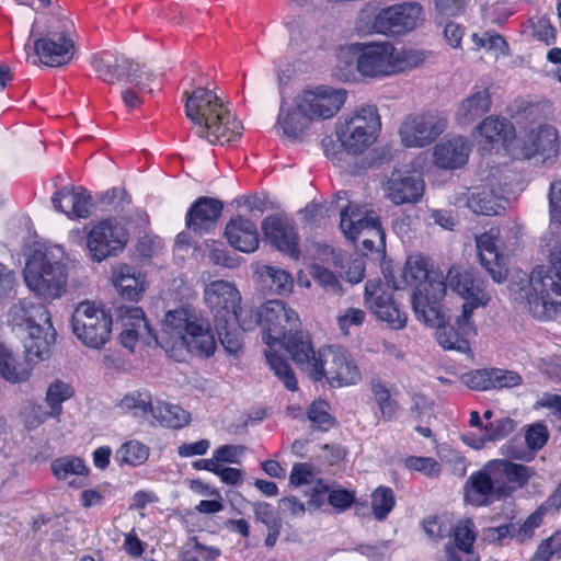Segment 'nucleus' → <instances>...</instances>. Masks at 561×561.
Instances as JSON below:
<instances>
[{"mask_svg":"<svg viewBox=\"0 0 561 561\" xmlns=\"http://www.w3.org/2000/svg\"><path fill=\"white\" fill-rule=\"evenodd\" d=\"M117 318L123 327L121 343L129 350L134 348L138 340L148 346H183L198 357H209L217 348L209 322L190 307L169 310L162 320L160 335L150 327L139 307L121 306Z\"/></svg>","mask_w":561,"mask_h":561,"instance_id":"1","label":"nucleus"},{"mask_svg":"<svg viewBox=\"0 0 561 561\" xmlns=\"http://www.w3.org/2000/svg\"><path fill=\"white\" fill-rule=\"evenodd\" d=\"M549 262L550 266H536L529 276L517 273L508 285L513 298L541 321L561 313V244L551 249Z\"/></svg>","mask_w":561,"mask_h":561,"instance_id":"2","label":"nucleus"},{"mask_svg":"<svg viewBox=\"0 0 561 561\" xmlns=\"http://www.w3.org/2000/svg\"><path fill=\"white\" fill-rule=\"evenodd\" d=\"M187 95L186 117L195 134L210 144L225 145L241 136L242 125L210 90L198 88Z\"/></svg>","mask_w":561,"mask_h":561,"instance_id":"3","label":"nucleus"},{"mask_svg":"<svg viewBox=\"0 0 561 561\" xmlns=\"http://www.w3.org/2000/svg\"><path fill=\"white\" fill-rule=\"evenodd\" d=\"M263 340L268 346L265 351L266 362L275 376L289 391L297 390V379L289 364L279 356L274 347L276 342L285 339L287 332L300 327L298 314L282 300H268L261 306Z\"/></svg>","mask_w":561,"mask_h":561,"instance_id":"4","label":"nucleus"},{"mask_svg":"<svg viewBox=\"0 0 561 561\" xmlns=\"http://www.w3.org/2000/svg\"><path fill=\"white\" fill-rule=\"evenodd\" d=\"M61 247L35 249L26 260L23 279L36 297L45 302L61 298L67 291L68 271L62 263Z\"/></svg>","mask_w":561,"mask_h":561,"instance_id":"5","label":"nucleus"},{"mask_svg":"<svg viewBox=\"0 0 561 561\" xmlns=\"http://www.w3.org/2000/svg\"><path fill=\"white\" fill-rule=\"evenodd\" d=\"M70 22L66 18L46 15L36 18L32 24L25 49L33 39L32 64L59 67L68 64L75 54L70 36Z\"/></svg>","mask_w":561,"mask_h":561,"instance_id":"6","label":"nucleus"},{"mask_svg":"<svg viewBox=\"0 0 561 561\" xmlns=\"http://www.w3.org/2000/svg\"><path fill=\"white\" fill-rule=\"evenodd\" d=\"M380 130L381 118L375 105L359 106L335 124V136L352 157L366 152L377 141Z\"/></svg>","mask_w":561,"mask_h":561,"instance_id":"7","label":"nucleus"},{"mask_svg":"<svg viewBox=\"0 0 561 561\" xmlns=\"http://www.w3.org/2000/svg\"><path fill=\"white\" fill-rule=\"evenodd\" d=\"M392 44L389 42L362 44L352 43L340 48L337 54L341 69H355L365 78L379 79L391 76Z\"/></svg>","mask_w":561,"mask_h":561,"instance_id":"8","label":"nucleus"},{"mask_svg":"<svg viewBox=\"0 0 561 561\" xmlns=\"http://www.w3.org/2000/svg\"><path fill=\"white\" fill-rule=\"evenodd\" d=\"M340 227L344 236L353 242L363 237L364 250L373 251L376 248H385L386 234L380 219L375 211L368 210L364 206L350 203L341 211Z\"/></svg>","mask_w":561,"mask_h":561,"instance_id":"9","label":"nucleus"},{"mask_svg":"<svg viewBox=\"0 0 561 561\" xmlns=\"http://www.w3.org/2000/svg\"><path fill=\"white\" fill-rule=\"evenodd\" d=\"M314 381L327 379L334 388L357 383L362 376L351 355L341 347L328 346L318 352L317 363L310 373Z\"/></svg>","mask_w":561,"mask_h":561,"instance_id":"10","label":"nucleus"},{"mask_svg":"<svg viewBox=\"0 0 561 561\" xmlns=\"http://www.w3.org/2000/svg\"><path fill=\"white\" fill-rule=\"evenodd\" d=\"M112 324L110 312L90 301L80 302L71 317L73 334L90 348L99 350L108 342Z\"/></svg>","mask_w":561,"mask_h":561,"instance_id":"11","label":"nucleus"},{"mask_svg":"<svg viewBox=\"0 0 561 561\" xmlns=\"http://www.w3.org/2000/svg\"><path fill=\"white\" fill-rule=\"evenodd\" d=\"M446 128V117L437 112L414 113L404 118L399 136L407 148H424L433 144Z\"/></svg>","mask_w":561,"mask_h":561,"instance_id":"12","label":"nucleus"},{"mask_svg":"<svg viewBox=\"0 0 561 561\" xmlns=\"http://www.w3.org/2000/svg\"><path fill=\"white\" fill-rule=\"evenodd\" d=\"M422 20L423 8L419 2H402L378 11L369 31L383 35H402L413 31Z\"/></svg>","mask_w":561,"mask_h":561,"instance_id":"13","label":"nucleus"},{"mask_svg":"<svg viewBox=\"0 0 561 561\" xmlns=\"http://www.w3.org/2000/svg\"><path fill=\"white\" fill-rule=\"evenodd\" d=\"M298 108L305 111L312 121H324L335 116L347 99L342 88L318 85L302 90L295 96Z\"/></svg>","mask_w":561,"mask_h":561,"instance_id":"14","label":"nucleus"},{"mask_svg":"<svg viewBox=\"0 0 561 561\" xmlns=\"http://www.w3.org/2000/svg\"><path fill=\"white\" fill-rule=\"evenodd\" d=\"M483 469L497 493V500L511 496L536 474L534 468L507 459H492Z\"/></svg>","mask_w":561,"mask_h":561,"instance_id":"15","label":"nucleus"},{"mask_svg":"<svg viewBox=\"0 0 561 561\" xmlns=\"http://www.w3.org/2000/svg\"><path fill=\"white\" fill-rule=\"evenodd\" d=\"M127 241L126 230L117 222L110 219L100 221L87 234L88 255L94 262H102L123 251Z\"/></svg>","mask_w":561,"mask_h":561,"instance_id":"16","label":"nucleus"},{"mask_svg":"<svg viewBox=\"0 0 561 561\" xmlns=\"http://www.w3.org/2000/svg\"><path fill=\"white\" fill-rule=\"evenodd\" d=\"M449 287L465 299L462 310L470 309V313L479 307L489 304L491 297L485 289V282L473 268L453 266L447 273Z\"/></svg>","mask_w":561,"mask_h":561,"instance_id":"17","label":"nucleus"},{"mask_svg":"<svg viewBox=\"0 0 561 561\" xmlns=\"http://www.w3.org/2000/svg\"><path fill=\"white\" fill-rule=\"evenodd\" d=\"M365 302L377 317L393 330L405 328L408 316L393 299V295L382 287L380 280H368L365 285Z\"/></svg>","mask_w":561,"mask_h":561,"instance_id":"18","label":"nucleus"},{"mask_svg":"<svg viewBox=\"0 0 561 561\" xmlns=\"http://www.w3.org/2000/svg\"><path fill=\"white\" fill-rule=\"evenodd\" d=\"M447 285L442 279L424 282L412 295V307L419 321L426 325L440 323L443 319L442 300Z\"/></svg>","mask_w":561,"mask_h":561,"instance_id":"19","label":"nucleus"},{"mask_svg":"<svg viewBox=\"0 0 561 561\" xmlns=\"http://www.w3.org/2000/svg\"><path fill=\"white\" fill-rule=\"evenodd\" d=\"M204 301L215 321L226 318L236 319V310L241 304V294L231 282L213 280L204 288Z\"/></svg>","mask_w":561,"mask_h":561,"instance_id":"20","label":"nucleus"},{"mask_svg":"<svg viewBox=\"0 0 561 561\" xmlns=\"http://www.w3.org/2000/svg\"><path fill=\"white\" fill-rule=\"evenodd\" d=\"M387 198L394 205L415 204L424 193V181L411 170H393L383 184Z\"/></svg>","mask_w":561,"mask_h":561,"instance_id":"21","label":"nucleus"},{"mask_svg":"<svg viewBox=\"0 0 561 561\" xmlns=\"http://www.w3.org/2000/svg\"><path fill=\"white\" fill-rule=\"evenodd\" d=\"M470 309L462 310L457 317L455 325L445 324V313L440 323L432 325L436 328L435 339L444 350H453L460 353H468L470 345L469 336L476 333L473 323L471 322Z\"/></svg>","mask_w":561,"mask_h":561,"instance_id":"22","label":"nucleus"},{"mask_svg":"<svg viewBox=\"0 0 561 561\" xmlns=\"http://www.w3.org/2000/svg\"><path fill=\"white\" fill-rule=\"evenodd\" d=\"M262 230L265 239L278 251L298 260V234L291 221L280 215H272L262 221Z\"/></svg>","mask_w":561,"mask_h":561,"instance_id":"23","label":"nucleus"},{"mask_svg":"<svg viewBox=\"0 0 561 561\" xmlns=\"http://www.w3.org/2000/svg\"><path fill=\"white\" fill-rule=\"evenodd\" d=\"M91 65L99 77L106 83L115 81H127L133 83L138 90L145 91L148 84L141 80V76L136 72H117V68H133V61L124 56H115L111 51H102L94 55Z\"/></svg>","mask_w":561,"mask_h":561,"instance_id":"24","label":"nucleus"},{"mask_svg":"<svg viewBox=\"0 0 561 561\" xmlns=\"http://www.w3.org/2000/svg\"><path fill=\"white\" fill-rule=\"evenodd\" d=\"M526 159L540 158L542 163L553 162L559 153V136L554 127L541 125L526 136L522 146Z\"/></svg>","mask_w":561,"mask_h":561,"instance_id":"25","label":"nucleus"},{"mask_svg":"<svg viewBox=\"0 0 561 561\" xmlns=\"http://www.w3.org/2000/svg\"><path fill=\"white\" fill-rule=\"evenodd\" d=\"M450 540L445 547V561H479V556L473 550L476 540V526L472 519L459 520L449 528Z\"/></svg>","mask_w":561,"mask_h":561,"instance_id":"26","label":"nucleus"},{"mask_svg":"<svg viewBox=\"0 0 561 561\" xmlns=\"http://www.w3.org/2000/svg\"><path fill=\"white\" fill-rule=\"evenodd\" d=\"M224 204L213 197L202 196L197 198L186 213V228L196 234L210 232L221 215Z\"/></svg>","mask_w":561,"mask_h":561,"instance_id":"27","label":"nucleus"},{"mask_svg":"<svg viewBox=\"0 0 561 561\" xmlns=\"http://www.w3.org/2000/svg\"><path fill=\"white\" fill-rule=\"evenodd\" d=\"M500 230L491 228L477 238L480 263L495 283L506 278L503 255L499 252Z\"/></svg>","mask_w":561,"mask_h":561,"instance_id":"28","label":"nucleus"},{"mask_svg":"<svg viewBox=\"0 0 561 561\" xmlns=\"http://www.w3.org/2000/svg\"><path fill=\"white\" fill-rule=\"evenodd\" d=\"M471 152L470 141L462 136L446 137L435 145L433 161L438 169L455 170L463 167Z\"/></svg>","mask_w":561,"mask_h":561,"instance_id":"29","label":"nucleus"},{"mask_svg":"<svg viewBox=\"0 0 561 561\" xmlns=\"http://www.w3.org/2000/svg\"><path fill=\"white\" fill-rule=\"evenodd\" d=\"M51 203L55 210L69 218H88L92 214V197L82 187L64 186L53 195Z\"/></svg>","mask_w":561,"mask_h":561,"instance_id":"30","label":"nucleus"},{"mask_svg":"<svg viewBox=\"0 0 561 561\" xmlns=\"http://www.w3.org/2000/svg\"><path fill=\"white\" fill-rule=\"evenodd\" d=\"M312 119L307 116L305 111L298 108V103L294 98L288 105H280L276 121V133L289 140L301 141L310 128Z\"/></svg>","mask_w":561,"mask_h":561,"instance_id":"31","label":"nucleus"},{"mask_svg":"<svg viewBox=\"0 0 561 561\" xmlns=\"http://www.w3.org/2000/svg\"><path fill=\"white\" fill-rule=\"evenodd\" d=\"M24 333L26 334L23 337L26 360L28 363L37 364L49 358L51 348L56 341V331L51 321L37 327H32V330Z\"/></svg>","mask_w":561,"mask_h":561,"instance_id":"32","label":"nucleus"},{"mask_svg":"<svg viewBox=\"0 0 561 561\" xmlns=\"http://www.w3.org/2000/svg\"><path fill=\"white\" fill-rule=\"evenodd\" d=\"M8 316L12 327L22 333L32 330V327L50 322V314L47 308L27 298L20 299L13 304Z\"/></svg>","mask_w":561,"mask_h":561,"instance_id":"33","label":"nucleus"},{"mask_svg":"<svg viewBox=\"0 0 561 561\" xmlns=\"http://www.w3.org/2000/svg\"><path fill=\"white\" fill-rule=\"evenodd\" d=\"M225 236L229 244L240 252L252 253L259 248L257 227L245 217L230 219L226 225Z\"/></svg>","mask_w":561,"mask_h":561,"instance_id":"34","label":"nucleus"},{"mask_svg":"<svg viewBox=\"0 0 561 561\" xmlns=\"http://www.w3.org/2000/svg\"><path fill=\"white\" fill-rule=\"evenodd\" d=\"M276 345H283L296 365L302 370L311 373L313 364L317 363L318 353L316 354L313 351L308 334L299 331V328H297L291 332H287L286 337L276 342Z\"/></svg>","mask_w":561,"mask_h":561,"instance_id":"35","label":"nucleus"},{"mask_svg":"<svg viewBox=\"0 0 561 561\" xmlns=\"http://www.w3.org/2000/svg\"><path fill=\"white\" fill-rule=\"evenodd\" d=\"M492 105L489 88L474 87L472 92L460 102L456 118L461 125H469L485 115Z\"/></svg>","mask_w":561,"mask_h":561,"instance_id":"36","label":"nucleus"},{"mask_svg":"<svg viewBox=\"0 0 561 561\" xmlns=\"http://www.w3.org/2000/svg\"><path fill=\"white\" fill-rule=\"evenodd\" d=\"M112 282L125 299L137 301L145 293V275L128 264L113 268Z\"/></svg>","mask_w":561,"mask_h":561,"instance_id":"37","label":"nucleus"},{"mask_svg":"<svg viewBox=\"0 0 561 561\" xmlns=\"http://www.w3.org/2000/svg\"><path fill=\"white\" fill-rule=\"evenodd\" d=\"M465 501L473 506H489L497 500L495 492L483 467L472 472L463 485Z\"/></svg>","mask_w":561,"mask_h":561,"instance_id":"38","label":"nucleus"},{"mask_svg":"<svg viewBox=\"0 0 561 561\" xmlns=\"http://www.w3.org/2000/svg\"><path fill=\"white\" fill-rule=\"evenodd\" d=\"M50 469L58 480H69V485L80 488L83 485L79 480L87 478L90 469L84 460L78 456L67 455L56 458L50 463Z\"/></svg>","mask_w":561,"mask_h":561,"instance_id":"39","label":"nucleus"},{"mask_svg":"<svg viewBox=\"0 0 561 561\" xmlns=\"http://www.w3.org/2000/svg\"><path fill=\"white\" fill-rule=\"evenodd\" d=\"M466 206L472 213L485 216L497 215L504 209L502 197L484 185L476 187L468 193Z\"/></svg>","mask_w":561,"mask_h":561,"instance_id":"40","label":"nucleus"},{"mask_svg":"<svg viewBox=\"0 0 561 561\" xmlns=\"http://www.w3.org/2000/svg\"><path fill=\"white\" fill-rule=\"evenodd\" d=\"M510 124L506 119L489 116L484 118L478 126L477 130L481 137L479 141L480 150L490 152L495 145L506 138Z\"/></svg>","mask_w":561,"mask_h":561,"instance_id":"41","label":"nucleus"},{"mask_svg":"<svg viewBox=\"0 0 561 561\" xmlns=\"http://www.w3.org/2000/svg\"><path fill=\"white\" fill-rule=\"evenodd\" d=\"M259 280L263 288L277 295H287L291 293L294 279L291 275L283 268L263 265L256 271Z\"/></svg>","mask_w":561,"mask_h":561,"instance_id":"42","label":"nucleus"},{"mask_svg":"<svg viewBox=\"0 0 561 561\" xmlns=\"http://www.w3.org/2000/svg\"><path fill=\"white\" fill-rule=\"evenodd\" d=\"M0 376L11 383L25 382L31 377V368L19 362L14 354L0 343Z\"/></svg>","mask_w":561,"mask_h":561,"instance_id":"43","label":"nucleus"},{"mask_svg":"<svg viewBox=\"0 0 561 561\" xmlns=\"http://www.w3.org/2000/svg\"><path fill=\"white\" fill-rule=\"evenodd\" d=\"M152 416L160 425L172 430L183 428L191 422V414L187 411L178 404L167 402H157Z\"/></svg>","mask_w":561,"mask_h":561,"instance_id":"44","label":"nucleus"},{"mask_svg":"<svg viewBox=\"0 0 561 561\" xmlns=\"http://www.w3.org/2000/svg\"><path fill=\"white\" fill-rule=\"evenodd\" d=\"M118 407L124 412L144 420L152 415L154 410L151 393L147 390H135L125 394Z\"/></svg>","mask_w":561,"mask_h":561,"instance_id":"45","label":"nucleus"},{"mask_svg":"<svg viewBox=\"0 0 561 561\" xmlns=\"http://www.w3.org/2000/svg\"><path fill=\"white\" fill-rule=\"evenodd\" d=\"M253 513L255 520L266 526L265 546L268 548L274 547L282 530L280 518L274 512L273 506L265 502L254 503Z\"/></svg>","mask_w":561,"mask_h":561,"instance_id":"46","label":"nucleus"},{"mask_svg":"<svg viewBox=\"0 0 561 561\" xmlns=\"http://www.w3.org/2000/svg\"><path fill=\"white\" fill-rule=\"evenodd\" d=\"M150 455V448L137 439H130L121 445L114 459L119 466L139 467Z\"/></svg>","mask_w":561,"mask_h":561,"instance_id":"47","label":"nucleus"},{"mask_svg":"<svg viewBox=\"0 0 561 561\" xmlns=\"http://www.w3.org/2000/svg\"><path fill=\"white\" fill-rule=\"evenodd\" d=\"M75 394L73 387L60 379H56L49 383L45 402L49 408V415L51 419H59L62 413V403L72 398Z\"/></svg>","mask_w":561,"mask_h":561,"instance_id":"48","label":"nucleus"},{"mask_svg":"<svg viewBox=\"0 0 561 561\" xmlns=\"http://www.w3.org/2000/svg\"><path fill=\"white\" fill-rule=\"evenodd\" d=\"M234 319L215 321V328L221 345L230 355H238L242 350V330L233 324Z\"/></svg>","mask_w":561,"mask_h":561,"instance_id":"49","label":"nucleus"},{"mask_svg":"<svg viewBox=\"0 0 561 561\" xmlns=\"http://www.w3.org/2000/svg\"><path fill=\"white\" fill-rule=\"evenodd\" d=\"M402 278L407 285L421 286L428 278L427 260L422 255H411L408 257L402 270Z\"/></svg>","mask_w":561,"mask_h":561,"instance_id":"50","label":"nucleus"},{"mask_svg":"<svg viewBox=\"0 0 561 561\" xmlns=\"http://www.w3.org/2000/svg\"><path fill=\"white\" fill-rule=\"evenodd\" d=\"M396 496L391 488L378 486L371 494V511L377 520H383L393 510Z\"/></svg>","mask_w":561,"mask_h":561,"instance_id":"51","label":"nucleus"},{"mask_svg":"<svg viewBox=\"0 0 561 561\" xmlns=\"http://www.w3.org/2000/svg\"><path fill=\"white\" fill-rule=\"evenodd\" d=\"M371 393L385 420L390 421L398 411V403L391 399L389 389L379 380L371 382Z\"/></svg>","mask_w":561,"mask_h":561,"instance_id":"52","label":"nucleus"},{"mask_svg":"<svg viewBox=\"0 0 561 561\" xmlns=\"http://www.w3.org/2000/svg\"><path fill=\"white\" fill-rule=\"evenodd\" d=\"M423 61V53L412 49L397 50L396 47L392 45L391 76L402 72L407 69L415 68Z\"/></svg>","mask_w":561,"mask_h":561,"instance_id":"53","label":"nucleus"},{"mask_svg":"<svg viewBox=\"0 0 561 561\" xmlns=\"http://www.w3.org/2000/svg\"><path fill=\"white\" fill-rule=\"evenodd\" d=\"M546 513V508L540 505L518 528L515 527L514 537L516 540L520 543L529 540L534 536L535 530L542 524Z\"/></svg>","mask_w":561,"mask_h":561,"instance_id":"54","label":"nucleus"},{"mask_svg":"<svg viewBox=\"0 0 561 561\" xmlns=\"http://www.w3.org/2000/svg\"><path fill=\"white\" fill-rule=\"evenodd\" d=\"M356 501V492L354 490L344 489L340 484L332 485V490L328 495V503L336 512H345L353 506Z\"/></svg>","mask_w":561,"mask_h":561,"instance_id":"55","label":"nucleus"},{"mask_svg":"<svg viewBox=\"0 0 561 561\" xmlns=\"http://www.w3.org/2000/svg\"><path fill=\"white\" fill-rule=\"evenodd\" d=\"M308 419L314 427L327 431L333 426L334 420L329 413V405L325 401H314L308 409Z\"/></svg>","mask_w":561,"mask_h":561,"instance_id":"56","label":"nucleus"},{"mask_svg":"<svg viewBox=\"0 0 561 561\" xmlns=\"http://www.w3.org/2000/svg\"><path fill=\"white\" fill-rule=\"evenodd\" d=\"M472 41L474 44L481 48H485L488 50H493L499 53L502 56L510 55V47L505 38L495 33L485 32L481 36L473 34Z\"/></svg>","mask_w":561,"mask_h":561,"instance_id":"57","label":"nucleus"},{"mask_svg":"<svg viewBox=\"0 0 561 561\" xmlns=\"http://www.w3.org/2000/svg\"><path fill=\"white\" fill-rule=\"evenodd\" d=\"M404 465L409 470L417 471L426 477H438L440 473V465L432 457L410 456L404 460Z\"/></svg>","mask_w":561,"mask_h":561,"instance_id":"58","label":"nucleus"},{"mask_svg":"<svg viewBox=\"0 0 561 561\" xmlns=\"http://www.w3.org/2000/svg\"><path fill=\"white\" fill-rule=\"evenodd\" d=\"M492 389H510L522 385L523 377L514 371L502 368H491Z\"/></svg>","mask_w":561,"mask_h":561,"instance_id":"59","label":"nucleus"},{"mask_svg":"<svg viewBox=\"0 0 561 561\" xmlns=\"http://www.w3.org/2000/svg\"><path fill=\"white\" fill-rule=\"evenodd\" d=\"M310 275L327 291L340 293V279L332 271L319 264H313L310 268Z\"/></svg>","mask_w":561,"mask_h":561,"instance_id":"60","label":"nucleus"},{"mask_svg":"<svg viewBox=\"0 0 561 561\" xmlns=\"http://www.w3.org/2000/svg\"><path fill=\"white\" fill-rule=\"evenodd\" d=\"M233 324L242 331H251L259 324L262 327L261 309L254 310L251 307H241V304H239Z\"/></svg>","mask_w":561,"mask_h":561,"instance_id":"61","label":"nucleus"},{"mask_svg":"<svg viewBox=\"0 0 561 561\" xmlns=\"http://www.w3.org/2000/svg\"><path fill=\"white\" fill-rule=\"evenodd\" d=\"M366 318L364 310L359 308H346L337 316V325L343 334L348 335L352 328L360 327Z\"/></svg>","mask_w":561,"mask_h":561,"instance_id":"62","label":"nucleus"},{"mask_svg":"<svg viewBox=\"0 0 561 561\" xmlns=\"http://www.w3.org/2000/svg\"><path fill=\"white\" fill-rule=\"evenodd\" d=\"M515 428V422L510 417H502L484 426L486 439L496 442L508 436Z\"/></svg>","mask_w":561,"mask_h":561,"instance_id":"63","label":"nucleus"},{"mask_svg":"<svg viewBox=\"0 0 561 561\" xmlns=\"http://www.w3.org/2000/svg\"><path fill=\"white\" fill-rule=\"evenodd\" d=\"M535 409H548L550 414L559 422L558 428L561 432V396L545 392L537 400Z\"/></svg>","mask_w":561,"mask_h":561,"instance_id":"64","label":"nucleus"}]
</instances>
